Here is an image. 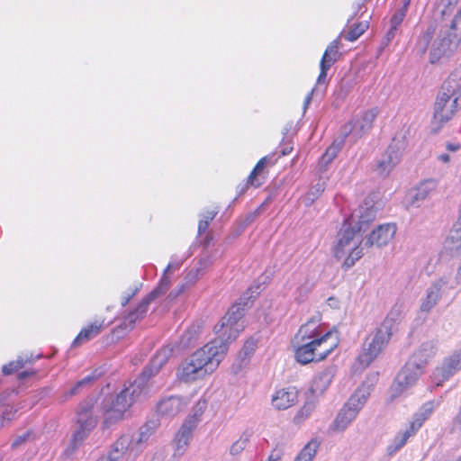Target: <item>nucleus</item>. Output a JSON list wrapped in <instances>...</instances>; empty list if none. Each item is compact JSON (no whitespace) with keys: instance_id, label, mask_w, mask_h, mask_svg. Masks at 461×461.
<instances>
[{"instance_id":"obj_18","label":"nucleus","mask_w":461,"mask_h":461,"mask_svg":"<svg viewBox=\"0 0 461 461\" xmlns=\"http://www.w3.org/2000/svg\"><path fill=\"white\" fill-rule=\"evenodd\" d=\"M448 280L447 277H441L438 281L434 282L427 290L426 297L422 301L420 310V313H429L434 306L438 303L441 297V288L447 285Z\"/></svg>"},{"instance_id":"obj_37","label":"nucleus","mask_w":461,"mask_h":461,"mask_svg":"<svg viewBox=\"0 0 461 461\" xmlns=\"http://www.w3.org/2000/svg\"><path fill=\"white\" fill-rule=\"evenodd\" d=\"M320 442L317 439H312L299 453L294 461H312L315 456Z\"/></svg>"},{"instance_id":"obj_64","label":"nucleus","mask_w":461,"mask_h":461,"mask_svg":"<svg viewBox=\"0 0 461 461\" xmlns=\"http://www.w3.org/2000/svg\"><path fill=\"white\" fill-rule=\"evenodd\" d=\"M180 294H177V291L175 289L173 290L172 292H170V294H168V299L169 300H174L176 299Z\"/></svg>"},{"instance_id":"obj_19","label":"nucleus","mask_w":461,"mask_h":461,"mask_svg":"<svg viewBox=\"0 0 461 461\" xmlns=\"http://www.w3.org/2000/svg\"><path fill=\"white\" fill-rule=\"evenodd\" d=\"M298 401V391L290 386L278 390L272 398V404L277 410H286Z\"/></svg>"},{"instance_id":"obj_63","label":"nucleus","mask_w":461,"mask_h":461,"mask_svg":"<svg viewBox=\"0 0 461 461\" xmlns=\"http://www.w3.org/2000/svg\"><path fill=\"white\" fill-rule=\"evenodd\" d=\"M32 373V372H28V371H23V372H21L19 375H18V377L19 379H25L26 377H28L29 375H31Z\"/></svg>"},{"instance_id":"obj_44","label":"nucleus","mask_w":461,"mask_h":461,"mask_svg":"<svg viewBox=\"0 0 461 461\" xmlns=\"http://www.w3.org/2000/svg\"><path fill=\"white\" fill-rule=\"evenodd\" d=\"M267 162V157H264V158H262L261 159H259L258 161V163L256 164L255 167L253 168V170L251 171V173L249 174V176L248 177V181L251 185H254V179L263 170V168L265 167Z\"/></svg>"},{"instance_id":"obj_2","label":"nucleus","mask_w":461,"mask_h":461,"mask_svg":"<svg viewBox=\"0 0 461 461\" xmlns=\"http://www.w3.org/2000/svg\"><path fill=\"white\" fill-rule=\"evenodd\" d=\"M227 351L228 341L215 338L183 361L177 377L185 383L203 378L217 368Z\"/></svg>"},{"instance_id":"obj_36","label":"nucleus","mask_w":461,"mask_h":461,"mask_svg":"<svg viewBox=\"0 0 461 461\" xmlns=\"http://www.w3.org/2000/svg\"><path fill=\"white\" fill-rule=\"evenodd\" d=\"M435 31H436L435 23H430L428 25V28L425 31V32L419 38L418 42L416 44V49L420 54H424L427 51L429 42H430L431 39L433 38V35L435 34Z\"/></svg>"},{"instance_id":"obj_58","label":"nucleus","mask_w":461,"mask_h":461,"mask_svg":"<svg viewBox=\"0 0 461 461\" xmlns=\"http://www.w3.org/2000/svg\"><path fill=\"white\" fill-rule=\"evenodd\" d=\"M218 212H215V211H212V212H207L205 215L203 216V220H205V221H208V222L210 223L211 221H212L214 219V217L216 216Z\"/></svg>"},{"instance_id":"obj_49","label":"nucleus","mask_w":461,"mask_h":461,"mask_svg":"<svg viewBox=\"0 0 461 461\" xmlns=\"http://www.w3.org/2000/svg\"><path fill=\"white\" fill-rule=\"evenodd\" d=\"M398 30V27H393V25L391 24L390 29L384 39L383 44L388 45L395 38Z\"/></svg>"},{"instance_id":"obj_45","label":"nucleus","mask_w":461,"mask_h":461,"mask_svg":"<svg viewBox=\"0 0 461 461\" xmlns=\"http://www.w3.org/2000/svg\"><path fill=\"white\" fill-rule=\"evenodd\" d=\"M314 408H315L314 402L307 401L304 403V405L301 408V410L299 411L295 419L299 420V419L308 418L311 415V413L313 411Z\"/></svg>"},{"instance_id":"obj_8","label":"nucleus","mask_w":461,"mask_h":461,"mask_svg":"<svg viewBox=\"0 0 461 461\" xmlns=\"http://www.w3.org/2000/svg\"><path fill=\"white\" fill-rule=\"evenodd\" d=\"M378 113V108L375 107L365 112L361 117H355L352 121L342 127L341 135L345 139L350 136L353 139V141H356L371 130L373 122Z\"/></svg>"},{"instance_id":"obj_52","label":"nucleus","mask_w":461,"mask_h":461,"mask_svg":"<svg viewBox=\"0 0 461 461\" xmlns=\"http://www.w3.org/2000/svg\"><path fill=\"white\" fill-rule=\"evenodd\" d=\"M199 269L190 270L185 276L186 284H193L196 281Z\"/></svg>"},{"instance_id":"obj_42","label":"nucleus","mask_w":461,"mask_h":461,"mask_svg":"<svg viewBox=\"0 0 461 461\" xmlns=\"http://www.w3.org/2000/svg\"><path fill=\"white\" fill-rule=\"evenodd\" d=\"M100 373L97 374L96 371H95L91 375H86V377L78 381L73 387H71L67 394L69 396L77 394L82 388L89 385L92 382L96 380L100 376Z\"/></svg>"},{"instance_id":"obj_54","label":"nucleus","mask_w":461,"mask_h":461,"mask_svg":"<svg viewBox=\"0 0 461 461\" xmlns=\"http://www.w3.org/2000/svg\"><path fill=\"white\" fill-rule=\"evenodd\" d=\"M12 410L6 409L5 411H3L2 414H0V426H3L4 420H10L12 419L11 417Z\"/></svg>"},{"instance_id":"obj_16","label":"nucleus","mask_w":461,"mask_h":461,"mask_svg":"<svg viewBox=\"0 0 461 461\" xmlns=\"http://www.w3.org/2000/svg\"><path fill=\"white\" fill-rule=\"evenodd\" d=\"M437 352L436 342L426 341L423 342L420 348L410 357L408 361L410 365H413L416 368H420L423 371L429 361L434 357Z\"/></svg>"},{"instance_id":"obj_53","label":"nucleus","mask_w":461,"mask_h":461,"mask_svg":"<svg viewBox=\"0 0 461 461\" xmlns=\"http://www.w3.org/2000/svg\"><path fill=\"white\" fill-rule=\"evenodd\" d=\"M209 226L208 221L201 219L198 223V233L201 235L207 230Z\"/></svg>"},{"instance_id":"obj_43","label":"nucleus","mask_w":461,"mask_h":461,"mask_svg":"<svg viewBox=\"0 0 461 461\" xmlns=\"http://www.w3.org/2000/svg\"><path fill=\"white\" fill-rule=\"evenodd\" d=\"M367 28V22L360 23L350 29L348 32L344 35V38L348 41H355L366 32Z\"/></svg>"},{"instance_id":"obj_6","label":"nucleus","mask_w":461,"mask_h":461,"mask_svg":"<svg viewBox=\"0 0 461 461\" xmlns=\"http://www.w3.org/2000/svg\"><path fill=\"white\" fill-rule=\"evenodd\" d=\"M311 338H313V345L316 348L317 361L325 359L338 345V339L334 332L329 330L323 333L314 320H310L302 325L295 335V339H301L303 341Z\"/></svg>"},{"instance_id":"obj_56","label":"nucleus","mask_w":461,"mask_h":461,"mask_svg":"<svg viewBox=\"0 0 461 461\" xmlns=\"http://www.w3.org/2000/svg\"><path fill=\"white\" fill-rule=\"evenodd\" d=\"M205 407H206L205 402H199L197 403V410L194 412V417H197L198 415H201L202 412L203 411V410L205 409Z\"/></svg>"},{"instance_id":"obj_13","label":"nucleus","mask_w":461,"mask_h":461,"mask_svg":"<svg viewBox=\"0 0 461 461\" xmlns=\"http://www.w3.org/2000/svg\"><path fill=\"white\" fill-rule=\"evenodd\" d=\"M357 233H359L357 229L345 220L338 232V242L334 248V255L337 258H342L346 252L352 250L357 246L355 241Z\"/></svg>"},{"instance_id":"obj_17","label":"nucleus","mask_w":461,"mask_h":461,"mask_svg":"<svg viewBox=\"0 0 461 461\" xmlns=\"http://www.w3.org/2000/svg\"><path fill=\"white\" fill-rule=\"evenodd\" d=\"M130 434H124L113 445L107 456L100 458L98 461H119L123 455L136 456L135 450L131 446Z\"/></svg>"},{"instance_id":"obj_55","label":"nucleus","mask_w":461,"mask_h":461,"mask_svg":"<svg viewBox=\"0 0 461 461\" xmlns=\"http://www.w3.org/2000/svg\"><path fill=\"white\" fill-rule=\"evenodd\" d=\"M314 93V89H312L305 97L304 99V102H303V111L305 112L309 106V104H311L312 102V95Z\"/></svg>"},{"instance_id":"obj_50","label":"nucleus","mask_w":461,"mask_h":461,"mask_svg":"<svg viewBox=\"0 0 461 461\" xmlns=\"http://www.w3.org/2000/svg\"><path fill=\"white\" fill-rule=\"evenodd\" d=\"M460 431H461V406H460L457 415L454 418V420L452 421V426H451V432L455 433V432H460Z\"/></svg>"},{"instance_id":"obj_23","label":"nucleus","mask_w":461,"mask_h":461,"mask_svg":"<svg viewBox=\"0 0 461 461\" xmlns=\"http://www.w3.org/2000/svg\"><path fill=\"white\" fill-rule=\"evenodd\" d=\"M334 377V369L332 367L326 368L319 372L313 378L311 393L313 395L322 394L330 384Z\"/></svg>"},{"instance_id":"obj_46","label":"nucleus","mask_w":461,"mask_h":461,"mask_svg":"<svg viewBox=\"0 0 461 461\" xmlns=\"http://www.w3.org/2000/svg\"><path fill=\"white\" fill-rule=\"evenodd\" d=\"M324 183H318L307 193L306 199L312 203L324 191Z\"/></svg>"},{"instance_id":"obj_24","label":"nucleus","mask_w":461,"mask_h":461,"mask_svg":"<svg viewBox=\"0 0 461 461\" xmlns=\"http://www.w3.org/2000/svg\"><path fill=\"white\" fill-rule=\"evenodd\" d=\"M195 427V423L189 420L187 422H185L179 431L177 432L176 438H175V444H176V450H175V456H182L185 448L188 445L191 433L193 429Z\"/></svg>"},{"instance_id":"obj_4","label":"nucleus","mask_w":461,"mask_h":461,"mask_svg":"<svg viewBox=\"0 0 461 461\" xmlns=\"http://www.w3.org/2000/svg\"><path fill=\"white\" fill-rule=\"evenodd\" d=\"M400 315V311L393 308L377 329L375 334L366 339L363 345V352L358 357L361 365L369 366L384 349L398 329Z\"/></svg>"},{"instance_id":"obj_5","label":"nucleus","mask_w":461,"mask_h":461,"mask_svg":"<svg viewBox=\"0 0 461 461\" xmlns=\"http://www.w3.org/2000/svg\"><path fill=\"white\" fill-rule=\"evenodd\" d=\"M260 285L251 286L244 293L228 311L226 315L222 318L220 328L215 326L217 332L223 330L222 335L218 338H222L230 343L236 339L240 332L239 321L244 316L245 311L251 306V299L256 298L259 294Z\"/></svg>"},{"instance_id":"obj_61","label":"nucleus","mask_w":461,"mask_h":461,"mask_svg":"<svg viewBox=\"0 0 461 461\" xmlns=\"http://www.w3.org/2000/svg\"><path fill=\"white\" fill-rule=\"evenodd\" d=\"M460 148L459 144H454V143H447V149L449 151H456Z\"/></svg>"},{"instance_id":"obj_40","label":"nucleus","mask_w":461,"mask_h":461,"mask_svg":"<svg viewBox=\"0 0 461 461\" xmlns=\"http://www.w3.org/2000/svg\"><path fill=\"white\" fill-rule=\"evenodd\" d=\"M251 435L252 433L249 430L243 432L240 438L231 445L230 449V455L237 456L240 454L249 442Z\"/></svg>"},{"instance_id":"obj_22","label":"nucleus","mask_w":461,"mask_h":461,"mask_svg":"<svg viewBox=\"0 0 461 461\" xmlns=\"http://www.w3.org/2000/svg\"><path fill=\"white\" fill-rule=\"evenodd\" d=\"M297 342H301L295 350V359L297 362L306 365L312 361H317V351L315 350V345H313V338L308 339V340L303 341L301 339H295Z\"/></svg>"},{"instance_id":"obj_38","label":"nucleus","mask_w":461,"mask_h":461,"mask_svg":"<svg viewBox=\"0 0 461 461\" xmlns=\"http://www.w3.org/2000/svg\"><path fill=\"white\" fill-rule=\"evenodd\" d=\"M199 327L191 326L180 338V347L182 348L190 347L198 338Z\"/></svg>"},{"instance_id":"obj_29","label":"nucleus","mask_w":461,"mask_h":461,"mask_svg":"<svg viewBox=\"0 0 461 461\" xmlns=\"http://www.w3.org/2000/svg\"><path fill=\"white\" fill-rule=\"evenodd\" d=\"M444 249L451 257H454L461 251V228H456L454 225L448 237L444 242Z\"/></svg>"},{"instance_id":"obj_32","label":"nucleus","mask_w":461,"mask_h":461,"mask_svg":"<svg viewBox=\"0 0 461 461\" xmlns=\"http://www.w3.org/2000/svg\"><path fill=\"white\" fill-rule=\"evenodd\" d=\"M345 141V138L342 136L340 140H336L333 143L326 149L325 153L320 159V167L321 168L326 167L332 160L337 157L339 151L341 149Z\"/></svg>"},{"instance_id":"obj_12","label":"nucleus","mask_w":461,"mask_h":461,"mask_svg":"<svg viewBox=\"0 0 461 461\" xmlns=\"http://www.w3.org/2000/svg\"><path fill=\"white\" fill-rule=\"evenodd\" d=\"M422 373L423 371L420 368H416V366L410 365V362L407 361L396 375L394 383L391 387L392 397L399 396L409 387L412 386Z\"/></svg>"},{"instance_id":"obj_14","label":"nucleus","mask_w":461,"mask_h":461,"mask_svg":"<svg viewBox=\"0 0 461 461\" xmlns=\"http://www.w3.org/2000/svg\"><path fill=\"white\" fill-rule=\"evenodd\" d=\"M187 405V400L185 397L172 395L161 400L157 406L158 414L172 418L185 410Z\"/></svg>"},{"instance_id":"obj_20","label":"nucleus","mask_w":461,"mask_h":461,"mask_svg":"<svg viewBox=\"0 0 461 461\" xmlns=\"http://www.w3.org/2000/svg\"><path fill=\"white\" fill-rule=\"evenodd\" d=\"M157 427L158 423L156 420H149L140 427L137 433L130 434L131 439V446L135 450V455H139L142 451L144 443L155 432Z\"/></svg>"},{"instance_id":"obj_39","label":"nucleus","mask_w":461,"mask_h":461,"mask_svg":"<svg viewBox=\"0 0 461 461\" xmlns=\"http://www.w3.org/2000/svg\"><path fill=\"white\" fill-rule=\"evenodd\" d=\"M433 188L434 182L431 180L420 184V185L416 189L414 194L412 195V204H415L418 202L426 199V197Z\"/></svg>"},{"instance_id":"obj_1","label":"nucleus","mask_w":461,"mask_h":461,"mask_svg":"<svg viewBox=\"0 0 461 461\" xmlns=\"http://www.w3.org/2000/svg\"><path fill=\"white\" fill-rule=\"evenodd\" d=\"M171 354L172 348L168 347L159 350L151 359L150 364L144 368L140 377L122 389L111 401L110 405L105 407V422H114L123 417L124 412L140 394L148 380L158 373Z\"/></svg>"},{"instance_id":"obj_62","label":"nucleus","mask_w":461,"mask_h":461,"mask_svg":"<svg viewBox=\"0 0 461 461\" xmlns=\"http://www.w3.org/2000/svg\"><path fill=\"white\" fill-rule=\"evenodd\" d=\"M293 148L292 147H285L281 149V155L282 156H286L288 155L291 151H292Z\"/></svg>"},{"instance_id":"obj_57","label":"nucleus","mask_w":461,"mask_h":461,"mask_svg":"<svg viewBox=\"0 0 461 461\" xmlns=\"http://www.w3.org/2000/svg\"><path fill=\"white\" fill-rule=\"evenodd\" d=\"M138 289L136 288L131 294H127L125 296H123L122 298V305L124 307L128 304V303L131 301V299L135 295V294L137 293Z\"/></svg>"},{"instance_id":"obj_3","label":"nucleus","mask_w":461,"mask_h":461,"mask_svg":"<svg viewBox=\"0 0 461 461\" xmlns=\"http://www.w3.org/2000/svg\"><path fill=\"white\" fill-rule=\"evenodd\" d=\"M461 107V67L455 69L442 84L434 104L435 122L445 123Z\"/></svg>"},{"instance_id":"obj_10","label":"nucleus","mask_w":461,"mask_h":461,"mask_svg":"<svg viewBox=\"0 0 461 461\" xmlns=\"http://www.w3.org/2000/svg\"><path fill=\"white\" fill-rule=\"evenodd\" d=\"M378 208L375 205L374 200L370 197L365 199L364 203L356 209L346 221L354 226L358 232L366 231L370 224L375 220Z\"/></svg>"},{"instance_id":"obj_33","label":"nucleus","mask_w":461,"mask_h":461,"mask_svg":"<svg viewBox=\"0 0 461 461\" xmlns=\"http://www.w3.org/2000/svg\"><path fill=\"white\" fill-rule=\"evenodd\" d=\"M339 38L332 41L325 50L321 63L331 68V66L339 59L340 53L339 52Z\"/></svg>"},{"instance_id":"obj_15","label":"nucleus","mask_w":461,"mask_h":461,"mask_svg":"<svg viewBox=\"0 0 461 461\" xmlns=\"http://www.w3.org/2000/svg\"><path fill=\"white\" fill-rule=\"evenodd\" d=\"M98 420L93 399L81 402L77 411V425L95 429Z\"/></svg>"},{"instance_id":"obj_35","label":"nucleus","mask_w":461,"mask_h":461,"mask_svg":"<svg viewBox=\"0 0 461 461\" xmlns=\"http://www.w3.org/2000/svg\"><path fill=\"white\" fill-rule=\"evenodd\" d=\"M178 264L169 263L167 265V268L164 271V275L159 281L158 285L149 293V294H154V299H157L158 296H160L161 294H165L167 291L170 285V281L167 276V274L174 269L178 268Z\"/></svg>"},{"instance_id":"obj_7","label":"nucleus","mask_w":461,"mask_h":461,"mask_svg":"<svg viewBox=\"0 0 461 461\" xmlns=\"http://www.w3.org/2000/svg\"><path fill=\"white\" fill-rule=\"evenodd\" d=\"M368 396V389L365 388L364 385L361 388H358L338 413L334 420L336 429L340 430L345 429L357 417Z\"/></svg>"},{"instance_id":"obj_34","label":"nucleus","mask_w":461,"mask_h":461,"mask_svg":"<svg viewBox=\"0 0 461 461\" xmlns=\"http://www.w3.org/2000/svg\"><path fill=\"white\" fill-rule=\"evenodd\" d=\"M34 359L32 354H22L18 356L16 360L11 361L8 364L4 365L2 367V372L5 375H12L20 368H23L26 363H32Z\"/></svg>"},{"instance_id":"obj_28","label":"nucleus","mask_w":461,"mask_h":461,"mask_svg":"<svg viewBox=\"0 0 461 461\" xmlns=\"http://www.w3.org/2000/svg\"><path fill=\"white\" fill-rule=\"evenodd\" d=\"M459 369H461V349L445 359L440 372L443 379L447 380Z\"/></svg>"},{"instance_id":"obj_47","label":"nucleus","mask_w":461,"mask_h":461,"mask_svg":"<svg viewBox=\"0 0 461 461\" xmlns=\"http://www.w3.org/2000/svg\"><path fill=\"white\" fill-rule=\"evenodd\" d=\"M405 15L406 13H404V9H397L390 20V24L399 28Z\"/></svg>"},{"instance_id":"obj_11","label":"nucleus","mask_w":461,"mask_h":461,"mask_svg":"<svg viewBox=\"0 0 461 461\" xmlns=\"http://www.w3.org/2000/svg\"><path fill=\"white\" fill-rule=\"evenodd\" d=\"M396 225L393 223H385L378 225L360 243L366 249L372 247L382 248L386 246L396 233Z\"/></svg>"},{"instance_id":"obj_31","label":"nucleus","mask_w":461,"mask_h":461,"mask_svg":"<svg viewBox=\"0 0 461 461\" xmlns=\"http://www.w3.org/2000/svg\"><path fill=\"white\" fill-rule=\"evenodd\" d=\"M101 327V323L94 322L89 326L84 328L74 339L72 346H79L82 343L86 342L92 338L97 336L100 333Z\"/></svg>"},{"instance_id":"obj_25","label":"nucleus","mask_w":461,"mask_h":461,"mask_svg":"<svg viewBox=\"0 0 461 461\" xmlns=\"http://www.w3.org/2000/svg\"><path fill=\"white\" fill-rule=\"evenodd\" d=\"M153 295L154 294H149L146 297H144L141 300V302L140 303L138 307L134 311L131 312L125 317L124 323H123L125 328L129 327L130 329H132L135 322L138 320L142 319L145 316V314L148 311L149 305L150 304L151 302H153L155 300L153 298Z\"/></svg>"},{"instance_id":"obj_51","label":"nucleus","mask_w":461,"mask_h":461,"mask_svg":"<svg viewBox=\"0 0 461 461\" xmlns=\"http://www.w3.org/2000/svg\"><path fill=\"white\" fill-rule=\"evenodd\" d=\"M320 68H321V72L317 78L318 85H321V84L325 83V80L327 77V71L330 68V67L320 63Z\"/></svg>"},{"instance_id":"obj_41","label":"nucleus","mask_w":461,"mask_h":461,"mask_svg":"<svg viewBox=\"0 0 461 461\" xmlns=\"http://www.w3.org/2000/svg\"><path fill=\"white\" fill-rule=\"evenodd\" d=\"M365 249H366L362 247V244L359 242L357 247H355L352 250H349V254L343 263V267L346 269L352 267L356 261L363 257Z\"/></svg>"},{"instance_id":"obj_48","label":"nucleus","mask_w":461,"mask_h":461,"mask_svg":"<svg viewBox=\"0 0 461 461\" xmlns=\"http://www.w3.org/2000/svg\"><path fill=\"white\" fill-rule=\"evenodd\" d=\"M30 436H31L30 432H24L22 435H18L12 442V447L13 448L18 447L19 446H21L22 444L26 442L28 440V438H30Z\"/></svg>"},{"instance_id":"obj_59","label":"nucleus","mask_w":461,"mask_h":461,"mask_svg":"<svg viewBox=\"0 0 461 461\" xmlns=\"http://www.w3.org/2000/svg\"><path fill=\"white\" fill-rule=\"evenodd\" d=\"M457 0H442V4L445 6V9L442 11L443 14L447 12V9L454 4H456Z\"/></svg>"},{"instance_id":"obj_21","label":"nucleus","mask_w":461,"mask_h":461,"mask_svg":"<svg viewBox=\"0 0 461 461\" xmlns=\"http://www.w3.org/2000/svg\"><path fill=\"white\" fill-rule=\"evenodd\" d=\"M257 348V339L250 338L243 345L242 348L239 352L236 359L234 360L231 370L234 374L240 372L245 366H247L250 361Z\"/></svg>"},{"instance_id":"obj_9","label":"nucleus","mask_w":461,"mask_h":461,"mask_svg":"<svg viewBox=\"0 0 461 461\" xmlns=\"http://www.w3.org/2000/svg\"><path fill=\"white\" fill-rule=\"evenodd\" d=\"M404 149V138L394 137L377 163L375 168L377 174L383 177L387 176L393 167L400 162Z\"/></svg>"},{"instance_id":"obj_30","label":"nucleus","mask_w":461,"mask_h":461,"mask_svg":"<svg viewBox=\"0 0 461 461\" xmlns=\"http://www.w3.org/2000/svg\"><path fill=\"white\" fill-rule=\"evenodd\" d=\"M417 431L411 426L403 431H400L393 439L392 443L387 447L386 451L389 456L397 453L407 442L410 437L413 436Z\"/></svg>"},{"instance_id":"obj_26","label":"nucleus","mask_w":461,"mask_h":461,"mask_svg":"<svg viewBox=\"0 0 461 461\" xmlns=\"http://www.w3.org/2000/svg\"><path fill=\"white\" fill-rule=\"evenodd\" d=\"M439 405V402L429 401L425 402L413 415L410 426L416 431L422 426L423 422L431 415L434 410Z\"/></svg>"},{"instance_id":"obj_27","label":"nucleus","mask_w":461,"mask_h":461,"mask_svg":"<svg viewBox=\"0 0 461 461\" xmlns=\"http://www.w3.org/2000/svg\"><path fill=\"white\" fill-rule=\"evenodd\" d=\"M94 429H90L84 426L77 425L76 429L73 432L72 438L69 446L65 450V455L67 456H72L83 444L85 439L89 436L90 432Z\"/></svg>"},{"instance_id":"obj_60","label":"nucleus","mask_w":461,"mask_h":461,"mask_svg":"<svg viewBox=\"0 0 461 461\" xmlns=\"http://www.w3.org/2000/svg\"><path fill=\"white\" fill-rule=\"evenodd\" d=\"M456 283L457 285H461V262L459 267H457L456 276Z\"/></svg>"}]
</instances>
